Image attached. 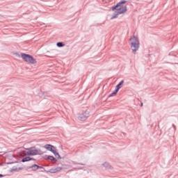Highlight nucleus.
<instances>
[{"label":"nucleus","instance_id":"f257e3e1","mask_svg":"<svg viewBox=\"0 0 178 178\" xmlns=\"http://www.w3.org/2000/svg\"><path fill=\"white\" fill-rule=\"evenodd\" d=\"M127 1L126 0H122L120 2H118L115 6L112 7V10H115L114 13L113 14L111 17V20H113V19H116L119 15H123V13H126L127 12V6L122 5H124V3H127Z\"/></svg>","mask_w":178,"mask_h":178},{"label":"nucleus","instance_id":"f03ea898","mask_svg":"<svg viewBox=\"0 0 178 178\" xmlns=\"http://www.w3.org/2000/svg\"><path fill=\"white\" fill-rule=\"evenodd\" d=\"M129 41L131 42V49L133 54L136 55L137 51H138L140 48V40H138V37L134 35L132 38L129 39Z\"/></svg>","mask_w":178,"mask_h":178},{"label":"nucleus","instance_id":"7ed1b4c3","mask_svg":"<svg viewBox=\"0 0 178 178\" xmlns=\"http://www.w3.org/2000/svg\"><path fill=\"white\" fill-rule=\"evenodd\" d=\"M28 151L24 150L22 152V156H32L34 155H42L44 152L41 151L40 149H33V147L26 149Z\"/></svg>","mask_w":178,"mask_h":178},{"label":"nucleus","instance_id":"20e7f679","mask_svg":"<svg viewBox=\"0 0 178 178\" xmlns=\"http://www.w3.org/2000/svg\"><path fill=\"white\" fill-rule=\"evenodd\" d=\"M21 58L24 62L27 63H31V65H35L37 63V60L33 57V56L24 53L21 54Z\"/></svg>","mask_w":178,"mask_h":178},{"label":"nucleus","instance_id":"39448f33","mask_svg":"<svg viewBox=\"0 0 178 178\" xmlns=\"http://www.w3.org/2000/svg\"><path fill=\"white\" fill-rule=\"evenodd\" d=\"M89 117H90V111L86 110L78 117V119L81 122H84V120H87V118H88Z\"/></svg>","mask_w":178,"mask_h":178},{"label":"nucleus","instance_id":"423d86ee","mask_svg":"<svg viewBox=\"0 0 178 178\" xmlns=\"http://www.w3.org/2000/svg\"><path fill=\"white\" fill-rule=\"evenodd\" d=\"M44 148H45V149H47V151H50V152H53L54 150L56 149L54 145L49 144L45 145L44 146Z\"/></svg>","mask_w":178,"mask_h":178},{"label":"nucleus","instance_id":"0eeeda50","mask_svg":"<svg viewBox=\"0 0 178 178\" xmlns=\"http://www.w3.org/2000/svg\"><path fill=\"white\" fill-rule=\"evenodd\" d=\"M45 158H47V159H49V161H51L52 162H58V160L56 159V158L54 157V156L46 155Z\"/></svg>","mask_w":178,"mask_h":178},{"label":"nucleus","instance_id":"6e6552de","mask_svg":"<svg viewBox=\"0 0 178 178\" xmlns=\"http://www.w3.org/2000/svg\"><path fill=\"white\" fill-rule=\"evenodd\" d=\"M28 169H32L33 172H36V170H38V165L33 164V165L28 167Z\"/></svg>","mask_w":178,"mask_h":178},{"label":"nucleus","instance_id":"1a4fd4ad","mask_svg":"<svg viewBox=\"0 0 178 178\" xmlns=\"http://www.w3.org/2000/svg\"><path fill=\"white\" fill-rule=\"evenodd\" d=\"M124 83V81L122 80L121 81L117 86L115 88V90H118L119 91V90H120V88H122L123 87V84Z\"/></svg>","mask_w":178,"mask_h":178},{"label":"nucleus","instance_id":"9d476101","mask_svg":"<svg viewBox=\"0 0 178 178\" xmlns=\"http://www.w3.org/2000/svg\"><path fill=\"white\" fill-rule=\"evenodd\" d=\"M51 152L54 154L56 158H57V159H62V157H60V155H59V153L56 151V149H54Z\"/></svg>","mask_w":178,"mask_h":178},{"label":"nucleus","instance_id":"9b49d317","mask_svg":"<svg viewBox=\"0 0 178 178\" xmlns=\"http://www.w3.org/2000/svg\"><path fill=\"white\" fill-rule=\"evenodd\" d=\"M31 161V157H29V156H26V157H24V159H22L21 162H29Z\"/></svg>","mask_w":178,"mask_h":178},{"label":"nucleus","instance_id":"f8f14e48","mask_svg":"<svg viewBox=\"0 0 178 178\" xmlns=\"http://www.w3.org/2000/svg\"><path fill=\"white\" fill-rule=\"evenodd\" d=\"M102 165L106 168V169H111V168H112V166L111 165V164H109V163H106L105 162L104 163L102 164Z\"/></svg>","mask_w":178,"mask_h":178},{"label":"nucleus","instance_id":"ddd939ff","mask_svg":"<svg viewBox=\"0 0 178 178\" xmlns=\"http://www.w3.org/2000/svg\"><path fill=\"white\" fill-rule=\"evenodd\" d=\"M118 92H119L118 90L117 89L114 90V91L109 95V97H115V95H116Z\"/></svg>","mask_w":178,"mask_h":178},{"label":"nucleus","instance_id":"4468645a","mask_svg":"<svg viewBox=\"0 0 178 178\" xmlns=\"http://www.w3.org/2000/svg\"><path fill=\"white\" fill-rule=\"evenodd\" d=\"M56 46L58 48H62V47H65V44H63V42H58L56 43Z\"/></svg>","mask_w":178,"mask_h":178},{"label":"nucleus","instance_id":"2eb2a0df","mask_svg":"<svg viewBox=\"0 0 178 178\" xmlns=\"http://www.w3.org/2000/svg\"><path fill=\"white\" fill-rule=\"evenodd\" d=\"M47 173H56V171H55V168H51L50 170H49L48 171H46Z\"/></svg>","mask_w":178,"mask_h":178},{"label":"nucleus","instance_id":"dca6fc26","mask_svg":"<svg viewBox=\"0 0 178 178\" xmlns=\"http://www.w3.org/2000/svg\"><path fill=\"white\" fill-rule=\"evenodd\" d=\"M62 168L61 167H57V168H54V170H55V171H56V173L57 172H60V170H62Z\"/></svg>","mask_w":178,"mask_h":178},{"label":"nucleus","instance_id":"f3484780","mask_svg":"<svg viewBox=\"0 0 178 178\" xmlns=\"http://www.w3.org/2000/svg\"><path fill=\"white\" fill-rule=\"evenodd\" d=\"M38 169H42L43 170H40V172H47V170H45V168L42 166L38 165Z\"/></svg>","mask_w":178,"mask_h":178},{"label":"nucleus","instance_id":"a211bd4d","mask_svg":"<svg viewBox=\"0 0 178 178\" xmlns=\"http://www.w3.org/2000/svg\"><path fill=\"white\" fill-rule=\"evenodd\" d=\"M31 161H35V159L31 157Z\"/></svg>","mask_w":178,"mask_h":178},{"label":"nucleus","instance_id":"6ab92c4d","mask_svg":"<svg viewBox=\"0 0 178 178\" xmlns=\"http://www.w3.org/2000/svg\"><path fill=\"white\" fill-rule=\"evenodd\" d=\"M3 176H4L3 175L0 174V178H1V177H3Z\"/></svg>","mask_w":178,"mask_h":178},{"label":"nucleus","instance_id":"aec40b11","mask_svg":"<svg viewBox=\"0 0 178 178\" xmlns=\"http://www.w3.org/2000/svg\"><path fill=\"white\" fill-rule=\"evenodd\" d=\"M143 103H140V106H143Z\"/></svg>","mask_w":178,"mask_h":178}]
</instances>
